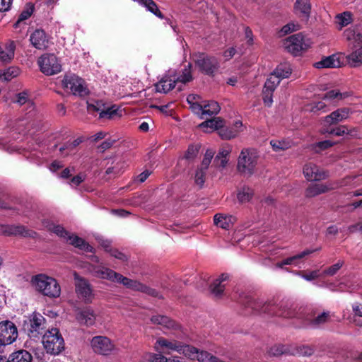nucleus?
<instances>
[{
  "mask_svg": "<svg viewBox=\"0 0 362 362\" xmlns=\"http://www.w3.org/2000/svg\"><path fill=\"white\" fill-rule=\"evenodd\" d=\"M32 286L38 292L49 298H57L60 296L61 288L57 280L51 276L40 274L32 276Z\"/></svg>",
  "mask_w": 362,
  "mask_h": 362,
  "instance_id": "1",
  "label": "nucleus"
},
{
  "mask_svg": "<svg viewBox=\"0 0 362 362\" xmlns=\"http://www.w3.org/2000/svg\"><path fill=\"white\" fill-rule=\"evenodd\" d=\"M244 305L247 308L251 309L252 311L257 313H269L275 314L284 317H292L293 313L291 310H284L277 312L276 306L273 301L264 300V299H255L252 297H247L243 302Z\"/></svg>",
  "mask_w": 362,
  "mask_h": 362,
  "instance_id": "2",
  "label": "nucleus"
},
{
  "mask_svg": "<svg viewBox=\"0 0 362 362\" xmlns=\"http://www.w3.org/2000/svg\"><path fill=\"white\" fill-rule=\"evenodd\" d=\"M259 155L255 148L242 149L238 158L237 170L245 176H251L255 171Z\"/></svg>",
  "mask_w": 362,
  "mask_h": 362,
  "instance_id": "3",
  "label": "nucleus"
},
{
  "mask_svg": "<svg viewBox=\"0 0 362 362\" xmlns=\"http://www.w3.org/2000/svg\"><path fill=\"white\" fill-rule=\"evenodd\" d=\"M192 59L199 71L209 76H214L220 66L218 58L204 52L193 54Z\"/></svg>",
  "mask_w": 362,
  "mask_h": 362,
  "instance_id": "4",
  "label": "nucleus"
},
{
  "mask_svg": "<svg viewBox=\"0 0 362 362\" xmlns=\"http://www.w3.org/2000/svg\"><path fill=\"white\" fill-rule=\"evenodd\" d=\"M42 344L48 354L57 355L64 350V341L57 328L48 329L42 337Z\"/></svg>",
  "mask_w": 362,
  "mask_h": 362,
  "instance_id": "5",
  "label": "nucleus"
},
{
  "mask_svg": "<svg viewBox=\"0 0 362 362\" xmlns=\"http://www.w3.org/2000/svg\"><path fill=\"white\" fill-rule=\"evenodd\" d=\"M62 83L63 88L75 96L84 97L89 93L85 81L76 74H66Z\"/></svg>",
  "mask_w": 362,
  "mask_h": 362,
  "instance_id": "6",
  "label": "nucleus"
},
{
  "mask_svg": "<svg viewBox=\"0 0 362 362\" xmlns=\"http://www.w3.org/2000/svg\"><path fill=\"white\" fill-rule=\"evenodd\" d=\"M52 231L57 235L64 238L69 244L74 245L75 247L86 252L93 251V247L86 243L82 238L66 231L60 225L53 226Z\"/></svg>",
  "mask_w": 362,
  "mask_h": 362,
  "instance_id": "7",
  "label": "nucleus"
},
{
  "mask_svg": "<svg viewBox=\"0 0 362 362\" xmlns=\"http://www.w3.org/2000/svg\"><path fill=\"white\" fill-rule=\"evenodd\" d=\"M74 278L75 291L78 298L86 303H91L94 298V293L89 281L80 276L76 272H74Z\"/></svg>",
  "mask_w": 362,
  "mask_h": 362,
  "instance_id": "8",
  "label": "nucleus"
},
{
  "mask_svg": "<svg viewBox=\"0 0 362 362\" xmlns=\"http://www.w3.org/2000/svg\"><path fill=\"white\" fill-rule=\"evenodd\" d=\"M311 42L300 33L293 35L285 40L284 45L288 52L298 55L310 47Z\"/></svg>",
  "mask_w": 362,
  "mask_h": 362,
  "instance_id": "9",
  "label": "nucleus"
},
{
  "mask_svg": "<svg viewBox=\"0 0 362 362\" xmlns=\"http://www.w3.org/2000/svg\"><path fill=\"white\" fill-rule=\"evenodd\" d=\"M40 71L47 76L57 74L62 71V64L53 54H45L37 61Z\"/></svg>",
  "mask_w": 362,
  "mask_h": 362,
  "instance_id": "10",
  "label": "nucleus"
},
{
  "mask_svg": "<svg viewBox=\"0 0 362 362\" xmlns=\"http://www.w3.org/2000/svg\"><path fill=\"white\" fill-rule=\"evenodd\" d=\"M45 321V318L41 314L34 312L24 321V329L30 337H37L42 334Z\"/></svg>",
  "mask_w": 362,
  "mask_h": 362,
  "instance_id": "11",
  "label": "nucleus"
},
{
  "mask_svg": "<svg viewBox=\"0 0 362 362\" xmlns=\"http://www.w3.org/2000/svg\"><path fill=\"white\" fill-rule=\"evenodd\" d=\"M18 336L16 325L10 320L0 322V346H7L14 342Z\"/></svg>",
  "mask_w": 362,
  "mask_h": 362,
  "instance_id": "12",
  "label": "nucleus"
},
{
  "mask_svg": "<svg viewBox=\"0 0 362 362\" xmlns=\"http://www.w3.org/2000/svg\"><path fill=\"white\" fill-rule=\"evenodd\" d=\"M93 351L100 355L109 356L115 350L113 342L107 337L95 336L90 341Z\"/></svg>",
  "mask_w": 362,
  "mask_h": 362,
  "instance_id": "13",
  "label": "nucleus"
},
{
  "mask_svg": "<svg viewBox=\"0 0 362 362\" xmlns=\"http://www.w3.org/2000/svg\"><path fill=\"white\" fill-rule=\"evenodd\" d=\"M292 73V69L288 63H281L270 74L267 79V87H277L281 81L287 78Z\"/></svg>",
  "mask_w": 362,
  "mask_h": 362,
  "instance_id": "14",
  "label": "nucleus"
},
{
  "mask_svg": "<svg viewBox=\"0 0 362 362\" xmlns=\"http://www.w3.org/2000/svg\"><path fill=\"white\" fill-rule=\"evenodd\" d=\"M303 173L305 179L308 181H320L328 177L327 171L312 162L307 163L304 165Z\"/></svg>",
  "mask_w": 362,
  "mask_h": 362,
  "instance_id": "15",
  "label": "nucleus"
},
{
  "mask_svg": "<svg viewBox=\"0 0 362 362\" xmlns=\"http://www.w3.org/2000/svg\"><path fill=\"white\" fill-rule=\"evenodd\" d=\"M181 343L177 340H170L164 337H160L155 343L154 349L158 353L165 354H170L173 351L179 354L182 348Z\"/></svg>",
  "mask_w": 362,
  "mask_h": 362,
  "instance_id": "16",
  "label": "nucleus"
},
{
  "mask_svg": "<svg viewBox=\"0 0 362 362\" xmlns=\"http://www.w3.org/2000/svg\"><path fill=\"white\" fill-rule=\"evenodd\" d=\"M90 272L95 277L117 283L120 274L103 266L90 265Z\"/></svg>",
  "mask_w": 362,
  "mask_h": 362,
  "instance_id": "17",
  "label": "nucleus"
},
{
  "mask_svg": "<svg viewBox=\"0 0 362 362\" xmlns=\"http://www.w3.org/2000/svg\"><path fill=\"white\" fill-rule=\"evenodd\" d=\"M333 315L329 311L311 310L306 316V320L314 327H320L331 321Z\"/></svg>",
  "mask_w": 362,
  "mask_h": 362,
  "instance_id": "18",
  "label": "nucleus"
},
{
  "mask_svg": "<svg viewBox=\"0 0 362 362\" xmlns=\"http://www.w3.org/2000/svg\"><path fill=\"white\" fill-rule=\"evenodd\" d=\"M338 187L337 185L328 183H312L305 190V197L313 198Z\"/></svg>",
  "mask_w": 362,
  "mask_h": 362,
  "instance_id": "19",
  "label": "nucleus"
},
{
  "mask_svg": "<svg viewBox=\"0 0 362 362\" xmlns=\"http://www.w3.org/2000/svg\"><path fill=\"white\" fill-rule=\"evenodd\" d=\"M351 111L349 108H339L324 117L322 124L326 127L342 122L349 117Z\"/></svg>",
  "mask_w": 362,
  "mask_h": 362,
  "instance_id": "20",
  "label": "nucleus"
},
{
  "mask_svg": "<svg viewBox=\"0 0 362 362\" xmlns=\"http://www.w3.org/2000/svg\"><path fill=\"white\" fill-rule=\"evenodd\" d=\"M32 45L37 49H45L48 47L49 37L43 30L37 29L30 36Z\"/></svg>",
  "mask_w": 362,
  "mask_h": 362,
  "instance_id": "21",
  "label": "nucleus"
},
{
  "mask_svg": "<svg viewBox=\"0 0 362 362\" xmlns=\"http://www.w3.org/2000/svg\"><path fill=\"white\" fill-rule=\"evenodd\" d=\"M244 126L240 120L235 121L232 127H224L219 129V136L223 139L230 140L238 136V135L244 131Z\"/></svg>",
  "mask_w": 362,
  "mask_h": 362,
  "instance_id": "22",
  "label": "nucleus"
},
{
  "mask_svg": "<svg viewBox=\"0 0 362 362\" xmlns=\"http://www.w3.org/2000/svg\"><path fill=\"white\" fill-rule=\"evenodd\" d=\"M76 319L79 324L90 327L95 324L96 314L91 308L86 307L78 310L76 315Z\"/></svg>",
  "mask_w": 362,
  "mask_h": 362,
  "instance_id": "23",
  "label": "nucleus"
},
{
  "mask_svg": "<svg viewBox=\"0 0 362 362\" xmlns=\"http://www.w3.org/2000/svg\"><path fill=\"white\" fill-rule=\"evenodd\" d=\"M176 83L173 75L165 76L156 85V90L160 93H167L172 90Z\"/></svg>",
  "mask_w": 362,
  "mask_h": 362,
  "instance_id": "24",
  "label": "nucleus"
},
{
  "mask_svg": "<svg viewBox=\"0 0 362 362\" xmlns=\"http://www.w3.org/2000/svg\"><path fill=\"white\" fill-rule=\"evenodd\" d=\"M235 221L236 218L231 215L217 214L214 217V224L226 230L230 228Z\"/></svg>",
  "mask_w": 362,
  "mask_h": 362,
  "instance_id": "25",
  "label": "nucleus"
},
{
  "mask_svg": "<svg viewBox=\"0 0 362 362\" xmlns=\"http://www.w3.org/2000/svg\"><path fill=\"white\" fill-rule=\"evenodd\" d=\"M352 52L347 57V60L351 66H358L362 64V43L354 45Z\"/></svg>",
  "mask_w": 362,
  "mask_h": 362,
  "instance_id": "26",
  "label": "nucleus"
},
{
  "mask_svg": "<svg viewBox=\"0 0 362 362\" xmlns=\"http://www.w3.org/2000/svg\"><path fill=\"white\" fill-rule=\"evenodd\" d=\"M151 321L156 325H161L167 329H177L180 326L173 320L165 315H154L151 318Z\"/></svg>",
  "mask_w": 362,
  "mask_h": 362,
  "instance_id": "27",
  "label": "nucleus"
},
{
  "mask_svg": "<svg viewBox=\"0 0 362 362\" xmlns=\"http://www.w3.org/2000/svg\"><path fill=\"white\" fill-rule=\"evenodd\" d=\"M314 251L315 250H305L296 255L288 257V258L284 259L283 261H281V262L277 263L276 266L279 268H282L283 266H284V265H291V264L294 265L296 267H298V261L300 259H303V257H305L307 255L312 254Z\"/></svg>",
  "mask_w": 362,
  "mask_h": 362,
  "instance_id": "28",
  "label": "nucleus"
},
{
  "mask_svg": "<svg viewBox=\"0 0 362 362\" xmlns=\"http://www.w3.org/2000/svg\"><path fill=\"white\" fill-rule=\"evenodd\" d=\"M226 274H221L218 278L215 279L210 286L211 293L216 297H219L223 293L226 284L224 282L227 280Z\"/></svg>",
  "mask_w": 362,
  "mask_h": 362,
  "instance_id": "29",
  "label": "nucleus"
},
{
  "mask_svg": "<svg viewBox=\"0 0 362 362\" xmlns=\"http://www.w3.org/2000/svg\"><path fill=\"white\" fill-rule=\"evenodd\" d=\"M341 62L337 56L333 54L323 58L321 61L315 64V67L317 69L322 68H337L340 66Z\"/></svg>",
  "mask_w": 362,
  "mask_h": 362,
  "instance_id": "30",
  "label": "nucleus"
},
{
  "mask_svg": "<svg viewBox=\"0 0 362 362\" xmlns=\"http://www.w3.org/2000/svg\"><path fill=\"white\" fill-rule=\"evenodd\" d=\"M223 124V121L220 117H214L202 122L199 127L203 129L206 132L217 130L219 134V129L222 127Z\"/></svg>",
  "mask_w": 362,
  "mask_h": 362,
  "instance_id": "31",
  "label": "nucleus"
},
{
  "mask_svg": "<svg viewBox=\"0 0 362 362\" xmlns=\"http://www.w3.org/2000/svg\"><path fill=\"white\" fill-rule=\"evenodd\" d=\"M117 284H121L126 288L134 291L143 292V290L145 289L144 284H141L138 281L130 279L127 277H125L121 274L120 277H119L118 279Z\"/></svg>",
  "mask_w": 362,
  "mask_h": 362,
  "instance_id": "32",
  "label": "nucleus"
},
{
  "mask_svg": "<svg viewBox=\"0 0 362 362\" xmlns=\"http://www.w3.org/2000/svg\"><path fill=\"white\" fill-rule=\"evenodd\" d=\"M33 356L26 350H18L9 355L8 362H32Z\"/></svg>",
  "mask_w": 362,
  "mask_h": 362,
  "instance_id": "33",
  "label": "nucleus"
},
{
  "mask_svg": "<svg viewBox=\"0 0 362 362\" xmlns=\"http://www.w3.org/2000/svg\"><path fill=\"white\" fill-rule=\"evenodd\" d=\"M16 45L13 41H8L4 47V49L0 47V59L2 62H10L14 57Z\"/></svg>",
  "mask_w": 362,
  "mask_h": 362,
  "instance_id": "34",
  "label": "nucleus"
},
{
  "mask_svg": "<svg viewBox=\"0 0 362 362\" xmlns=\"http://www.w3.org/2000/svg\"><path fill=\"white\" fill-rule=\"evenodd\" d=\"M13 102L19 104L20 105H26V108L28 110V114L31 116L33 115L35 106L33 101L28 98L25 92L18 93L16 95V100Z\"/></svg>",
  "mask_w": 362,
  "mask_h": 362,
  "instance_id": "35",
  "label": "nucleus"
},
{
  "mask_svg": "<svg viewBox=\"0 0 362 362\" xmlns=\"http://www.w3.org/2000/svg\"><path fill=\"white\" fill-rule=\"evenodd\" d=\"M134 1L138 3L139 5L145 7L146 10L156 16L158 17L160 19L164 18V16L160 11L157 4L153 0H133Z\"/></svg>",
  "mask_w": 362,
  "mask_h": 362,
  "instance_id": "36",
  "label": "nucleus"
},
{
  "mask_svg": "<svg viewBox=\"0 0 362 362\" xmlns=\"http://www.w3.org/2000/svg\"><path fill=\"white\" fill-rule=\"evenodd\" d=\"M344 36L349 42V46L362 43V34L356 33L354 29L348 28L344 32Z\"/></svg>",
  "mask_w": 362,
  "mask_h": 362,
  "instance_id": "37",
  "label": "nucleus"
},
{
  "mask_svg": "<svg viewBox=\"0 0 362 362\" xmlns=\"http://www.w3.org/2000/svg\"><path fill=\"white\" fill-rule=\"evenodd\" d=\"M296 13L308 17L311 10V5L309 0H296L294 6Z\"/></svg>",
  "mask_w": 362,
  "mask_h": 362,
  "instance_id": "38",
  "label": "nucleus"
},
{
  "mask_svg": "<svg viewBox=\"0 0 362 362\" xmlns=\"http://www.w3.org/2000/svg\"><path fill=\"white\" fill-rule=\"evenodd\" d=\"M8 235H21L23 236H33L34 232L25 228L23 226H11L6 228L5 231Z\"/></svg>",
  "mask_w": 362,
  "mask_h": 362,
  "instance_id": "39",
  "label": "nucleus"
},
{
  "mask_svg": "<svg viewBox=\"0 0 362 362\" xmlns=\"http://www.w3.org/2000/svg\"><path fill=\"white\" fill-rule=\"evenodd\" d=\"M181 350L179 352L180 354H183L189 359L195 360L199 350L197 348L183 343H181Z\"/></svg>",
  "mask_w": 362,
  "mask_h": 362,
  "instance_id": "40",
  "label": "nucleus"
},
{
  "mask_svg": "<svg viewBox=\"0 0 362 362\" xmlns=\"http://www.w3.org/2000/svg\"><path fill=\"white\" fill-rule=\"evenodd\" d=\"M21 73V70L17 66H11L4 71L0 74V80L4 81H9L13 78L17 77Z\"/></svg>",
  "mask_w": 362,
  "mask_h": 362,
  "instance_id": "41",
  "label": "nucleus"
},
{
  "mask_svg": "<svg viewBox=\"0 0 362 362\" xmlns=\"http://www.w3.org/2000/svg\"><path fill=\"white\" fill-rule=\"evenodd\" d=\"M167 357L164 356L162 353L154 354L146 352L141 356L142 362H167Z\"/></svg>",
  "mask_w": 362,
  "mask_h": 362,
  "instance_id": "42",
  "label": "nucleus"
},
{
  "mask_svg": "<svg viewBox=\"0 0 362 362\" xmlns=\"http://www.w3.org/2000/svg\"><path fill=\"white\" fill-rule=\"evenodd\" d=\"M191 68L192 64H188V65L183 69L182 74L180 76H177L175 74L173 75L176 83L181 82L182 83H186L192 79V76L191 74Z\"/></svg>",
  "mask_w": 362,
  "mask_h": 362,
  "instance_id": "43",
  "label": "nucleus"
},
{
  "mask_svg": "<svg viewBox=\"0 0 362 362\" xmlns=\"http://www.w3.org/2000/svg\"><path fill=\"white\" fill-rule=\"evenodd\" d=\"M195 360H197L199 362H225L211 355L210 353L199 349L198 350Z\"/></svg>",
  "mask_w": 362,
  "mask_h": 362,
  "instance_id": "44",
  "label": "nucleus"
},
{
  "mask_svg": "<svg viewBox=\"0 0 362 362\" xmlns=\"http://www.w3.org/2000/svg\"><path fill=\"white\" fill-rule=\"evenodd\" d=\"M352 21V14L349 11L338 14L336 16V23L339 25V29L348 25Z\"/></svg>",
  "mask_w": 362,
  "mask_h": 362,
  "instance_id": "45",
  "label": "nucleus"
},
{
  "mask_svg": "<svg viewBox=\"0 0 362 362\" xmlns=\"http://www.w3.org/2000/svg\"><path fill=\"white\" fill-rule=\"evenodd\" d=\"M83 141L82 139L78 138L72 142H67L63 146L59 148L61 153L66 156L72 152Z\"/></svg>",
  "mask_w": 362,
  "mask_h": 362,
  "instance_id": "46",
  "label": "nucleus"
},
{
  "mask_svg": "<svg viewBox=\"0 0 362 362\" xmlns=\"http://www.w3.org/2000/svg\"><path fill=\"white\" fill-rule=\"evenodd\" d=\"M276 88V87H267V81H266L264 86L262 94L264 103L268 107H270L273 103V92L275 90Z\"/></svg>",
  "mask_w": 362,
  "mask_h": 362,
  "instance_id": "47",
  "label": "nucleus"
},
{
  "mask_svg": "<svg viewBox=\"0 0 362 362\" xmlns=\"http://www.w3.org/2000/svg\"><path fill=\"white\" fill-rule=\"evenodd\" d=\"M220 106L216 101H209L207 103L204 104V115H216L220 111Z\"/></svg>",
  "mask_w": 362,
  "mask_h": 362,
  "instance_id": "48",
  "label": "nucleus"
},
{
  "mask_svg": "<svg viewBox=\"0 0 362 362\" xmlns=\"http://www.w3.org/2000/svg\"><path fill=\"white\" fill-rule=\"evenodd\" d=\"M270 144L276 152L286 150L291 146V143L286 140H272Z\"/></svg>",
  "mask_w": 362,
  "mask_h": 362,
  "instance_id": "49",
  "label": "nucleus"
},
{
  "mask_svg": "<svg viewBox=\"0 0 362 362\" xmlns=\"http://www.w3.org/2000/svg\"><path fill=\"white\" fill-rule=\"evenodd\" d=\"M253 196V190L249 187H243L238 194V199L241 203L248 202Z\"/></svg>",
  "mask_w": 362,
  "mask_h": 362,
  "instance_id": "50",
  "label": "nucleus"
},
{
  "mask_svg": "<svg viewBox=\"0 0 362 362\" xmlns=\"http://www.w3.org/2000/svg\"><path fill=\"white\" fill-rule=\"evenodd\" d=\"M321 132L322 134L328 133L330 134H334L336 136H343L344 134H349V132H348V129L346 126H340L339 127L331 129L326 128V127L324 126V127L321 129Z\"/></svg>",
  "mask_w": 362,
  "mask_h": 362,
  "instance_id": "51",
  "label": "nucleus"
},
{
  "mask_svg": "<svg viewBox=\"0 0 362 362\" xmlns=\"http://www.w3.org/2000/svg\"><path fill=\"white\" fill-rule=\"evenodd\" d=\"M118 110L115 106L108 107L100 112V118L114 119L116 117H119Z\"/></svg>",
  "mask_w": 362,
  "mask_h": 362,
  "instance_id": "52",
  "label": "nucleus"
},
{
  "mask_svg": "<svg viewBox=\"0 0 362 362\" xmlns=\"http://www.w3.org/2000/svg\"><path fill=\"white\" fill-rule=\"evenodd\" d=\"M313 354V349L308 346H301L291 351L292 355L309 356Z\"/></svg>",
  "mask_w": 362,
  "mask_h": 362,
  "instance_id": "53",
  "label": "nucleus"
},
{
  "mask_svg": "<svg viewBox=\"0 0 362 362\" xmlns=\"http://www.w3.org/2000/svg\"><path fill=\"white\" fill-rule=\"evenodd\" d=\"M269 354L274 356H279L284 354H291V351L284 345L278 344L272 346L269 350Z\"/></svg>",
  "mask_w": 362,
  "mask_h": 362,
  "instance_id": "54",
  "label": "nucleus"
},
{
  "mask_svg": "<svg viewBox=\"0 0 362 362\" xmlns=\"http://www.w3.org/2000/svg\"><path fill=\"white\" fill-rule=\"evenodd\" d=\"M346 96V93H340L337 90H332L324 94V95L322 97L324 100H334V99H338L341 100L342 98H344Z\"/></svg>",
  "mask_w": 362,
  "mask_h": 362,
  "instance_id": "55",
  "label": "nucleus"
},
{
  "mask_svg": "<svg viewBox=\"0 0 362 362\" xmlns=\"http://www.w3.org/2000/svg\"><path fill=\"white\" fill-rule=\"evenodd\" d=\"M344 261L339 260L337 263L325 269L323 274L325 276H334L343 266Z\"/></svg>",
  "mask_w": 362,
  "mask_h": 362,
  "instance_id": "56",
  "label": "nucleus"
},
{
  "mask_svg": "<svg viewBox=\"0 0 362 362\" xmlns=\"http://www.w3.org/2000/svg\"><path fill=\"white\" fill-rule=\"evenodd\" d=\"M33 12V6H28V7H26V8L25 10H23L21 12V13L20 14L18 21L15 23V26L18 27L21 23L27 20L28 18H30Z\"/></svg>",
  "mask_w": 362,
  "mask_h": 362,
  "instance_id": "57",
  "label": "nucleus"
},
{
  "mask_svg": "<svg viewBox=\"0 0 362 362\" xmlns=\"http://www.w3.org/2000/svg\"><path fill=\"white\" fill-rule=\"evenodd\" d=\"M206 170H204L202 168H199L195 173L194 176V182L199 187H202L205 182V175Z\"/></svg>",
  "mask_w": 362,
  "mask_h": 362,
  "instance_id": "58",
  "label": "nucleus"
},
{
  "mask_svg": "<svg viewBox=\"0 0 362 362\" xmlns=\"http://www.w3.org/2000/svg\"><path fill=\"white\" fill-rule=\"evenodd\" d=\"M199 145H190L185 153V158L187 160H192L197 157L199 153Z\"/></svg>",
  "mask_w": 362,
  "mask_h": 362,
  "instance_id": "59",
  "label": "nucleus"
},
{
  "mask_svg": "<svg viewBox=\"0 0 362 362\" xmlns=\"http://www.w3.org/2000/svg\"><path fill=\"white\" fill-rule=\"evenodd\" d=\"M189 107L192 111L198 115H200L202 119H204V104H201V103H196L189 104Z\"/></svg>",
  "mask_w": 362,
  "mask_h": 362,
  "instance_id": "60",
  "label": "nucleus"
},
{
  "mask_svg": "<svg viewBox=\"0 0 362 362\" xmlns=\"http://www.w3.org/2000/svg\"><path fill=\"white\" fill-rule=\"evenodd\" d=\"M333 145V143L329 140H325L317 142L315 146V150L318 152L320 151L325 150Z\"/></svg>",
  "mask_w": 362,
  "mask_h": 362,
  "instance_id": "61",
  "label": "nucleus"
},
{
  "mask_svg": "<svg viewBox=\"0 0 362 362\" xmlns=\"http://www.w3.org/2000/svg\"><path fill=\"white\" fill-rule=\"evenodd\" d=\"M109 253L110 254L111 256L122 262H126L128 259L125 254L122 253V252L119 251L115 248L110 249Z\"/></svg>",
  "mask_w": 362,
  "mask_h": 362,
  "instance_id": "62",
  "label": "nucleus"
},
{
  "mask_svg": "<svg viewBox=\"0 0 362 362\" xmlns=\"http://www.w3.org/2000/svg\"><path fill=\"white\" fill-rule=\"evenodd\" d=\"M299 28H300V25L298 24H295L293 23H289L286 24V25H284L281 28V33H283L284 34L286 35V34H288L293 31L298 30Z\"/></svg>",
  "mask_w": 362,
  "mask_h": 362,
  "instance_id": "63",
  "label": "nucleus"
},
{
  "mask_svg": "<svg viewBox=\"0 0 362 362\" xmlns=\"http://www.w3.org/2000/svg\"><path fill=\"white\" fill-rule=\"evenodd\" d=\"M320 274L318 270H314L310 272L309 274L301 275L302 278L306 281H312L320 276Z\"/></svg>",
  "mask_w": 362,
  "mask_h": 362,
  "instance_id": "64",
  "label": "nucleus"
}]
</instances>
